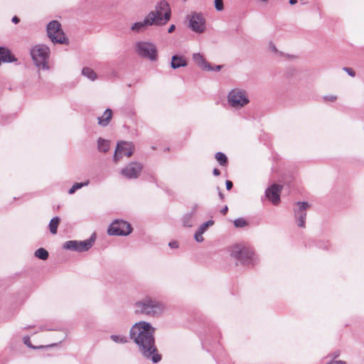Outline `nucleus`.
Returning <instances> with one entry per match:
<instances>
[{"instance_id": "nucleus-11", "label": "nucleus", "mask_w": 364, "mask_h": 364, "mask_svg": "<svg viewBox=\"0 0 364 364\" xmlns=\"http://www.w3.org/2000/svg\"><path fill=\"white\" fill-rule=\"evenodd\" d=\"M189 28L197 33L205 30V19L202 13L192 12L187 16Z\"/></svg>"}, {"instance_id": "nucleus-27", "label": "nucleus", "mask_w": 364, "mask_h": 364, "mask_svg": "<svg viewBox=\"0 0 364 364\" xmlns=\"http://www.w3.org/2000/svg\"><path fill=\"white\" fill-rule=\"evenodd\" d=\"M110 338L115 343H125L128 341L127 337L123 336L112 335Z\"/></svg>"}, {"instance_id": "nucleus-29", "label": "nucleus", "mask_w": 364, "mask_h": 364, "mask_svg": "<svg viewBox=\"0 0 364 364\" xmlns=\"http://www.w3.org/2000/svg\"><path fill=\"white\" fill-rule=\"evenodd\" d=\"M248 225L245 219L242 218H237L234 220V225L236 228H244Z\"/></svg>"}, {"instance_id": "nucleus-20", "label": "nucleus", "mask_w": 364, "mask_h": 364, "mask_svg": "<svg viewBox=\"0 0 364 364\" xmlns=\"http://www.w3.org/2000/svg\"><path fill=\"white\" fill-rule=\"evenodd\" d=\"M112 117V111L111 109H106L102 116L99 117L98 124L102 127H106L109 124Z\"/></svg>"}, {"instance_id": "nucleus-9", "label": "nucleus", "mask_w": 364, "mask_h": 364, "mask_svg": "<svg viewBox=\"0 0 364 364\" xmlns=\"http://www.w3.org/2000/svg\"><path fill=\"white\" fill-rule=\"evenodd\" d=\"M95 235L93 234L90 238L83 240H68L65 242L63 247L68 250L75 251L78 252H86L94 245Z\"/></svg>"}, {"instance_id": "nucleus-7", "label": "nucleus", "mask_w": 364, "mask_h": 364, "mask_svg": "<svg viewBox=\"0 0 364 364\" xmlns=\"http://www.w3.org/2000/svg\"><path fill=\"white\" fill-rule=\"evenodd\" d=\"M136 52L140 57L156 61L158 58V50L155 44L148 41H139L136 43Z\"/></svg>"}, {"instance_id": "nucleus-4", "label": "nucleus", "mask_w": 364, "mask_h": 364, "mask_svg": "<svg viewBox=\"0 0 364 364\" xmlns=\"http://www.w3.org/2000/svg\"><path fill=\"white\" fill-rule=\"evenodd\" d=\"M230 255L236 258L243 265L249 266L255 264V253L251 247L240 245H234L230 250Z\"/></svg>"}, {"instance_id": "nucleus-25", "label": "nucleus", "mask_w": 364, "mask_h": 364, "mask_svg": "<svg viewBox=\"0 0 364 364\" xmlns=\"http://www.w3.org/2000/svg\"><path fill=\"white\" fill-rule=\"evenodd\" d=\"M89 183H90L89 180H86L85 181L82 182V183H75L73 185V186L69 189L68 193L73 194L77 190H78L82 187L87 186Z\"/></svg>"}, {"instance_id": "nucleus-19", "label": "nucleus", "mask_w": 364, "mask_h": 364, "mask_svg": "<svg viewBox=\"0 0 364 364\" xmlns=\"http://www.w3.org/2000/svg\"><path fill=\"white\" fill-rule=\"evenodd\" d=\"M187 65V60L185 57L174 55L171 58V67L173 69H177Z\"/></svg>"}, {"instance_id": "nucleus-18", "label": "nucleus", "mask_w": 364, "mask_h": 364, "mask_svg": "<svg viewBox=\"0 0 364 364\" xmlns=\"http://www.w3.org/2000/svg\"><path fill=\"white\" fill-rule=\"evenodd\" d=\"M198 205L195 204L190 213L185 214L182 218V223L184 227H192L194 223V218L196 215Z\"/></svg>"}, {"instance_id": "nucleus-35", "label": "nucleus", "mask_w": 364, "mask_h": 364, "mask_svg": "<svg viewBox=\"0 0 364 364\" xmlns=\"http://www.w3.org/2000/svg\"><path fill=\"white\" fill-rule=\"evenodd\" d=\"M225 186H226L227 190L230 191L232 188L233 184H232V181L228 180L225 182Z\"/></svg>"}, {"instance_id": "nucleus-2", "label": "nucleus", "mask_w": 364, "mask_h": 364, "mask_svg": "<svg viewBox=\"0 0 364 364\" xmlns=\"http://www.w3.org/2000/svg\"><path fill=\"white\" fill-rule=\"evenodd\" d=\"M171 10L168 3L161 0L155 6V10L151 11L142 21L134 23L131 30L139 33L151 26H164L171 19Z\"/></svg>"}, {"instance_id": "nucleus-36", "label": "nucleus", "mask_w": 364, "mask_h": 364, "mask_svg": "<svg viewBox=\"0 0 364 364\" xmlns=\"http://www.w3.org/2000/svg\"><path fill=\"white\" fill-rule=\"evenodd\" d=\"M168 245L171 247V248H177L178 247V242L176 241H173V242H170L168 243Z\"/></svg>"}, {"instance_id": "nucleus-45", "label": "nucleus", "mask_w": 364, "mask_h": 364, "mask_svg": "<svg viewBox=\"0 0 364 364\" xmlns=\"http://www.w3.org/2000/svg\"><path fill=\"white\" fill-rule=\"evenodd\" d=\"M55 346V344H51V345L47 346L46 347H51V346Z\"/></svg>"}, {"instance_id": "nucleus-13", "label": "nucleus", "mask_w": 364, "mask_h": 364, "mask_svg": "<svg viewBox=\"0 0 364 364\" xmlns=\"http://www.w3.org/2000/svg\"><path fill=\"white\" fill-rule=\"evenodd\" d=\"M308 208H309V204L307 202H296L294 205V218L299 228L305 227Z\"/></svg>"}, {"instance_id": "nucleus-16", "label": "nucleus", "mask_w": 364, "mask_h": 364, "mask_svg": "<svg viewBox=\"0 0 364 364\" xmlns=\"http://www.w3.org/2000/svg\"><path fill=\"white\" fill-rule=\"evenodd\" d=\"M17 60L9 48L0 46V65L2 63H16Z\"/></svg>"}, {"instance_id": "nucleus-21", "label": "nucleus", "mask_w": 364, "mask_h": 364, "mask_svg": "<svg viewBox=\"0 0 364 364\" xmlns=\"http://www.w3.org/2000/svg\"><path fill=\"white\" fill-rule=\"evenodd\" d=\"M82 75L89 80L94 81L97 79V76L95 72L90 68L85 67L82 70Z\"/></svg>"}, {"instance_id": "nucleus-40", "label": "nucleus", "mask_w": 364, "mask_h": 364, "mask_svg": "<svg viewBox=\"0 0 364 364\" xmlns=\"http://www.w3.org/2000/svg\"><path fill=\"white\" fill-rule=\"evenodd\" d=\"M228 206H225L221 210L220 213L223 215H225L228 212Z\"/></svg>"}, {"instance_id": "nucleus-46", "label": "nucleus", "mask_w": 364, "mask_h": 364, "mask_svg": "<svg viewBox=\"0 0 364 364\" xmlns=\"http://www.w3.org/2000/svg\"><path fill=\"white\" fill-rule=\"evenodd\" d=\"M261 1H264V2H266V1H267L268 0H261Z\"/></svg>"}, {"instance_id": "nucleus-5", "label": "nucleus", "mask_w": 364, "mask_h": 364, "mask_svg": "<svg viewBox=\"0 0 364 364\" xmlns=\"http://www.w3.org/2000/svg\"><path fill=\"white\" fill-rule=\"evenodd\" d=\"M31 55L35 65L43 70L49 68L48 60L50 55V48L43 44L37 45L31 50Z\"/></svg>"}, {"instance_id": "nucleus-34", "label": "nucleus", "mask_w": 364, "mask_h": 364, "mask_svg": "<svg viewBox=\"0 0 364 364\" xmlns=\"http://www.w3.org/2000/svg\"><path fill=\"white\" fill-rule=\"evenodd\" d=\"M343 70H345L351 77H354L355 75V73L352 68H343Z\"/></svg>"}, {"instance_id": "nucleus-37", "label": "nucleus", "mask_w": 364, "mask_h": 364, "mask_svg": "<svg viewBox=\"0 0 364 364\" xmlns=\"http://www.w3.org/2000/svg\"><path fill=\"white\" fill-rule=\"evenodd\" d=\"M212 67L213 68V70H212L211 71L218 72L222 69V65H215Z\"/></svg>"}, {"instance_id": "nucleus-28", "label": "nucleus", "mask_w": 364, "mask_h": 364, "mask_svg": "<svg viewBox=\"0 0 364 364\" xmlns=\"http://www.w3.org/2000/svg\"><path fill=\"white\" fill-rule=\"evenodd\" d=\"M214 224V221L212 220H209L206 221L205 223L201 224L200 227L198 228V230L200 231V232L204 233L207 228L210 226H212Z\"/></svg>"}, {"instance_id": "nucleus-26", "label": "nucleus", "mask_w": 364, "mask_h": 364, "mask_svg": "<svg viewBox=\"0 0 364 364\" xmlns=\"http://www.w3.org/2000/svg\"><path fill=\"white\" fill-rule=\"evenodd\" d=\"M215 159H217V161L219 162V164L221 166H227L228 158L225 154L220 152V151L217 152L215 154Z\"/></svg>"}, {"instance_id": "nucleus-43", "label": "nucleus", "mask_w": 364, "mask_h": 364, "mask_svg": "<svg viewBox=\"0 0 364 364\" xmlns=\"http://www.w3.org/2000/svg\"><path fill=\"white\" fill-rule=\"evenodd\" d=\"M297 3V1L296 0H289V4L291 5H294Z\"/></svg>"}, {"instance_id": "nucleus-6", "label": "nucleus", "mask_w": 364, "mask_h": 364, "mask_svg": "<svg viewBox=\"0 0 364 364\" xmlns=\"http://www.w3.org/2000/svg\"><path fill=\"white\" fill-rule=\"evenodd\" d=\"M227 100L229 105L236 109L242 108L250 102L247 91L238 87L233 88L228 92Z\"/></svg>"}, {"instance_id": "nucleus-39", "label": "nucleus", "mask_w": 364, "mask_h": 364, "mask_svg": "<svg viewBox=\"0 0 364 364\" xmlns=\"http://www.w3.org/2000/svg\"><path fill=\"white\" fill-rule=\"evenodd\" d=\"M213 173L214 176H218L220 174V171L219 169L215 168L213 171Z\"/></svg>"}, {"instance_id": "nucleus-14", "label": "nucleus", "mask_w": 364, "mask_h": 364, "mask_svg": "<svg viewBox=\"0 0 364 364\" xmlns=\"http://www.w3.org/2000/svg\"><path fill=\"white\" fill-rule=\"evenodd\" d=\"M143 169L142 164L132 161L121 170V174L127 179H136Z\"/></svg>"}, {"instance_id": "nucleus-42", "label": "nucleus", "mask_w": 364, "mask_h": 364, "mask_svg": "<svg viewBox=\"0 0 364 364\" xmlns=\"http://www.w3.org/2000/svg\"><path fill=\"white\" fill-rule=\"evenodd\" d=\"M218 195H219V197L221 200H223L224 198V195L220 191V188L218 187Z\"/></svg>"}, {"instance_id": "nucleus-24", "label": "nucleus", "mask_w": 364, "mask_h": 364, "mask_svg": "<svg viewBox=\"0 0 364 364\" xmlns=\"http://www.w3.org/2000/svg\"><path fill=\"white\" fill-rule=\"evenodd\" d=\"M34 255L37 258L42 259V260L47 259L49 256L48 252L43 247H41V248H38V250H36L34 253Z\"/></svg>"}, {"instance_id": "nucleus-3", "label": "nucleus", "mask_w": 364, "mask_h": 364, "mask_svg": "<svg viewBox=\"0 0 364 364\" xmlns=\"http://www.w3.org/2000/svg\"><path fill=\"white\" fill-rule=\"evenodd\" d=\"M134 313L147 317H158L164 309V304L156 299L146 296L134 304Z\"/></svg>"}, {"instance_id": "nucleus-22", "label": "nucleus", "mask_w": 364, "mask_h": 364, "mask_svg": "<svg viewBox=\"0 0 364 364\" xmlns=\"http://www.w3.org/2000/svg\"><path fill=\"white\" fill-rule=\"evenodd\" d=\"M97 149L101 152H107L109 149V141L102 138L97 140Z\"/></svg>"}, {"instance_id": "nucleus-44", "label": "nucleus", "mask_w": 364, "mask_h": 364, "mask_svg": "<svg viewBox=\"0 0 364 364\" xmlns=\"http://www.w3.org/2000/svg\"><path fill=\"white\" fill-rule=\"evenodd\" d=\"M271 48L273 51H277V48L274 45H271Z\"/></svg>"}, {"instance_id": "nucleus-23", "label": "nucleus", "mask_w": 364, "mask_h": 364, "mask_svg": "<svg viewBox=\"0 0 364 364\" xmlns=\"http://www.w3.org/2000/svg\"><path fill=\"white\" fill-rule=\"evenodd\" d=\"M60 223V218L58 217H54L53 218L49 223V229L50 232L52 234H56L58 225Z\"/></svg>"}, {"instance_id": "nucleus-17", "label": "nucleus", "mask_w": 364, "mask_h": 364, "mask_svg": "<svg viewBox=\"0 0 364 364\" xmlns=\"http://www.w3.org/2000/svg\"><path fill=\"white\" fill-rule=\"evenodd\" d=\"M193 60L195 63L203 70H212L213 68L208 63L204 57L199 53L193 55Z\"/></svg>"}, {"instance_id": "nucleus-8", "label": "nucleus", "mask_w": 364, "mask_h": 364, "mask_svg": "<svg viewBox=\"0 0 364 364\" xmlns=\"http://www.w3.org/2000/svg\"><path fill=\"white\" fill-rule=\"evenodd\" d=\"M46 31L48 36L53 43L68 44V41L62 30L61 24L58 21H52L48 23Z\"/></svg>"}, {"instance_id": "nucleus-33", "label": "nucleus", "mask_w": 364, "mask_h": 364, "mask_svg": "<svg viewBox=\"0 0 364 364\" xmlns=\"http://www.w3.org/2000/svg\"><path fill=\"white\" fill-rule=\"evenodd\" d=\"M323 100L326 102H335L337 100V96L333 95L323 96Z\"/></svg>"}, {"instance_id": "nucleus-31", "label": "nucleus", "mask_w": 364, "mask_h": 364, "mask_svg": "<svg viewBox=\"0 0 364 364\" xmlns=\"http://www.w3.org/2000/svg\"><path fill=\"white\" fill-rule=\"evenodd\" d=\"M23 343L25 345H26L28 347H29L31 348L36 349V348H43V346L36 347V346H32L31 341H30V338L28 336L23 337Z\"/></svg>"}, {"instance_id": "nucleus-30", "label": "nucleus", "mask_w": 364, "mask_h": 364, "mask_svg": "<svg viewBox=\"0 0 364 364\" xmlns=\"http://www.w3.org/2000/svg\"><path fill=\"white\" fill-rule=\"evenodd\" d=\"M214 6L218 11H221L224 9L223 0H215Z\"/></svg>"}, {"instance_id": "nucleus-15", "label": "nucleus", "mask_w": 364, "mask_h": 364, "mask_svg": "<svg viewBox=\"0 0 364 364\" xmlns=\"http://www.w3.org/2000/svg\"><path fill=\"white\" fill-rule=\"evenodd\" d=\"M282 186L273 184L265 191L266 197L274 204L278 205L280 202V193L282 191Z\"/></svg>"}, {"instance_id": "nucleus-1", "label": "nucleus", "mask_w": 364, "mask_h": 364, "mask_svg": "<svg viewBox=\"0 0 364 364\" xmlns=\"http://www.w3.org/2000/svg\"><path fill=\"white\" fill-rule=\"evenodd\" d=\"M155 331L156 328L150 323L141 321L133 325L129 336L139 346L140 353L146 358L157 363L161 360V355L155 346Z\"/></svg>"}, {"instance_id": "nucleus-12", "label": "nucleus", "mask_w": 364, "mask_h": 364, "mask_svg": "<svg viewBox=\"0 0 364 364\" xmlns=\"http://www.w3.org/2000/svg\"><path fill=\"white\" fill-rule=\"evenodd\" d=\"M134 151V145L132 142L120 141L117 142L113 160L117 163L123 156L130 157Z\"/></svg>"}, {"instance_id": "nucleus-10", "label": "nucleus", "mask_w": 364, "mask_h": 364, "mask_svg": "<svg viewBox=\"0 0 364 364\" xmlns=\"http://www.w3.org/2000/svg\"><path fill=\"white\" fill-rule=\"evenodd\" d=\"M132 231L131 225L122 220H115L109 226L107 233L109 235H128Z\"/></svg>"}, {"instance_id": "nucleus-41", "label": "nucleus", "mask_w": 364, "mask_h": 364, "mask_svg": "<svg viewBox=\"0 0 364 364\" xmlns=\"http://www.w3.org/2000/svg\"><path fill=\"white\" fill-rule=\"evenodd\" d=\"M19 18L17 17V16H14L12 18V22H14V23H17L19 22Z\"/></svg>"}, {"instance_id": "nucleus-38", "label": "nucleus", "mask_w": 364, "mask_h": 364, "mask_svg": "<svg viewBox=\"0 0 364 364\" xmlns=\"http://www.w3.org/2000/svg\"><path fill=\"white\" fill-rule=\"evenodd\" d=\"M175 29H176V26H175V25H174V24H172V25H171V26H170V27L168 28V32L169 33H171L173 32V31H175Z\"/></svg>"}, {"instance_id": "nucleus-32", "label": "nucleus", "mask_w": 364, "mask_h": 364, "mask_svg": "<svg viewBox=\"0 0 364 364\" xmlns=\"http://www.w3.org/2000/svg\"><path fill=\"white\" fill-rule=\"evenodd\" d=\"M203 232H200L199 230H197V231L195 233V235H194V237H195V240L198 242H202L203 240H204V238L203 237Z\"/></svg>"}]
</instances>
